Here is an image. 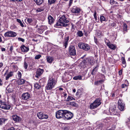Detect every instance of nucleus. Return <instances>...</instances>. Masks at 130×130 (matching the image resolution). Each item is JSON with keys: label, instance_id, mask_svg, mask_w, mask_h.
<instances>
[{"label": "nucleus", "instance_id": "1", "mask_svg": "<svg viewBox=\"0 0 130 130\" xmlns=\"http://www.w3.org/2000/svg\"><path fill=\"white\" fill-rule=\"evenodd\" d=\"M69 21L67 20V18L64 15H63L60 17L54 26L56 27L59 28L60 27L62 26L66 27L68 25L67 24L69 23Z\"/></svg>", "mask_w": 130, "mask_h": 130}, {"label": "nucleus", "instance_id": "2", "mask_svg": "<svg viewBox=\"0 0 130 130\" xmlns=\"http://www.w3.org/2000/svg\"><path fill=\"white\" fill-rule=\"evenodd\" d=\"M57 83L56 80L52 78H49L47 83L45 87L47 90H51L55 86Z\"/></svg>", "mask_w": 130, "mask_h": 130}, {"label": "nucleus", "instance_id": "3", "mask_svg": "<svg viewBox=\"0 0 130 130\" xmlns=\"http://www.w3.org/2000/svg\"><path fill=\"white\" fill-rule=\"evenodd\" d=\"M73 116V114L70 111L65 110L64 119L65 120H68L72 119Z\"/></svg>", "mask_w": 130, "mask_h": 130}, {"label": "nucleus", "instance_id": "4", "mask_svg": "<svg viewBox=\"0 0 130 130\" xmlns=\"http://www.w3.org/2000/svg\"><path fill=\"white\" fill-rule=\"evenodd\" d=\"M101 104L100 99V98L98 99L95 100L93 103L90 104V108L91 109L96 108L99 106Z\"/></svg>", "mask_w": 130, "mask_h": 130}, {"label": "nucleus", "instance_id": "5", "mask_svg": "<svg viewBox=\"0 0 130 130\" xmlns=\"http://www.w3.org/2000/svg\"><path fill=\"white\" fill-rule=\"evenodd\" d=\"M65 110H59L56 112V118L58 119L63 118L64 119Z\"/></svg>", "mask_w": 130, "mask_h": 130}, {"label": "nucleus", "instance_id": "6", "mask_svg": "<svg viewBox=\"0 0 130 130\" xmlns=\"http://www.w3.org/2000/svg\"><path fill=\"white\" fill-rule=\"evenodd\" d=\"M78 46L80 48L86 51H88L90 49V46L89 45L83 43H79Z\"/></svg>", "mask_w": 130, "mask_h": 130}, {"label": "nucleus", "instance_id": "7", "mask_svg": "<svg viewBox=\"0 0 130 130\" xmlns=\"http://www.w3.org/2000/svg\"><path fill=\"white\" fill-rule=\"evenodd\" d=\"M17 35L16 32L11 31H8L4 34L5 37H14L16 36Z\"/></svg>", "mask_w": 130, "mask_h": 130}, {"label": "nucleus", "instance_id": "8", "mask_svg": "<svg viewBox=\"0 0 130 130\" xmlns=\"http://www.w3.org/2000/svg\"><path fill=\"white\" fill-rule=\"evenodd\" d=\"M69 53L71 55L75 56L76 55V50L74 46L71 45L69 46Z\"/></svg>", "mask_w": 130, "mask_h": 130}, {"label": "nucleus", "instance_id": "9", "mask_svg": "<svg viewBox=\"0 0 130 130\" xmlns=\"http://www.w3.org/2000/svg\"><path fill=\"white\" fill-rule=\"evenodd\" d=\"M125 104L121 100L119 99L118 101V107L121 111H123L125 109Z\"/></svg>", "mask_w": 130, "mask_h": 130}, {"label": "nucleus", "instance_id": "10", "mask_svg": "<svg viewBox=\"0 0 130 130\" xmlns=\"http://www.w3.org/2000/svg\"><path fill=\"white\" fill-rule=\"evenodd\" d=\"M0 107L5 109H9L10 108V106L2 101H0Z\"/></svg>", "mask_w": 130, "mask_h": 130}, {"label": "nucleus", "instance_id": "11", "mask_svg": "<svg viewBox=\"0 0 130 130\" xmlns=\"http://www.w3.org/2000/svg\"><path fill=\"white\" fill-rule=\"evenodd\" d=\"M37 115L39 118L40 119H47L48 118V115L45 114L42 112H38Z\"/></svg>", "mask_w": 130, "mask_h": 130}, {"label": "nucleus", "instance_id": "12", "mask_svg": "<svg viewBox=\"0 0 130 130\" xmlns=\"http://www.w3.org/2000/svg\"><path fill=\"white\" fill-rule=\"evenodd\" d=\"M22 98L24 100H27L31 98L29 93L28 92L23 93L22 95Z\"/></svg>", "mask_w": 130, "mask_h": 130}, {"label": "nucleus", "instance_id": "13", "mask_svg": "<svg viewBox=\"0 0 130 130\" xmlns=\"http://www.w3.org/2000/svg\"><path fill=\"white\" fill-rule=\"evenodd\" d=\"M72 12L74 13H78L80 11V8L76 6H73L71 9Z\"/></svg>", "mask_w": 130, "mask_h": 130}, {"label": "nucleus", "instance_id": "14", "mask_svg": "<svg viewBox=\"0 0 130 130\" xmlns=\"http://www.w3.org/2000/svg\"><path fill=\"white\" fill-rule=\"evenodd\" d=\"M8 72V70H7L6 71L5 73L4 74V76H5L6 75V80H8L10 77H11L13 75V72L11 71L8 73L7 74Z\"/></svg>", "mask_w": 130, "mask_h": 130}, {"label": "nucleus", "instance_id": "15", "mask_svg": "<svg viewBox=\"0 0 130 130\" xmlns=\"http://www.w3.org/2000/svg\"><path fill=\"white\" fill-rule=\"evenodd\" d=\"M44 71V70L43 69H41L40 68L37 69L36 72V76L37 78L38 77L42 74Z\"/></svg>", "mask_w": 130, "mask_h": 130}, {"label": "nucleus", "instance_id": "16", "mask_svg": "<svg viewBox=\"0 0 130 130\" xmlns=\"http://www.w3.org/2000/svg\"><path fill=\"white\" fill-rule=\"evenodd\" d=\"M105 43L109 47V48L111 49L115 50L116 48V46L113 44L111 43L110 42H107L105 41Z\"/></svg>", "mask_w": 130, "mask_h": 130}, {"label": "nucleus", "instance_id": "17", "mask_svg": "<svg viewBox=\"0 0 130 130\" xmlns=\"http://www.w3.org/2000/svg\"><path fill=\"white\" fill-rule=\"evenodd\" d=\"M69 36H67L64 38V41L63 42V45L65 47V48H66L68 45V42L69 40Z\"/></svg>", "mask_w": 130, "mask_h": 130}, {"label": "nucleus", "instance_id": "18", "mask_svg": "<svg viewBox=\"0 0 130 130\" xmlns=\"http://www.w3.org/2000/svg\"><path fill=\"white\" fill-rule=\"evenodd\" d=\"M20 48L22 51L23 52H26L29 50V47L24 45H22Z\"/></svg>", "mask_w": 130, "mask_h": 130}, {"label": "nucleus", "instance_id": "19", "mask_svg": "<svg viewBox=\"0 0 130 130\" xmlns=\"http://www.w3.org/2000/svg\"><path fill=\"white\" fill-rule=\"evenodd\" d=\"M12 117L14 121L20 122L21 120V118L19 117L16 115H13Z\"/></svg>", "mask_w": 130, "mask_h": 130}, {"label": "nucleus", "instance_id": "20", "mask_svg": "<svg viewBox=\"0 0 130 130\" xmlns=\"http://www.w3.org/2000/svg\"><path fill=\"white\" fill-rule=\"evenodd\" d=\"M47 61L48 62L51 63L54 60L53 58L50 56H47L46 57Z\"/></svg>", "mask_w": 130, "mask_h": 130}, {"label": "nucleus", "instance_id": "21", "mask_svg": "<svg viewBox=\"0 0 130 130\" xmlns=\"http://www.w3.org/2000/svg\"><path fill=\"white\" fill-rule=\"evenodd\" d=\"M48 19L49 24H51L54 22V19L53 18L51 15H50L48 16Z\"/></svg>", "mask_w": 130, "mask_h": 130}, {"label": "nucleus", "instance_id": "22", "mask_svg": "<svg viewBox=\"0 0 130 130\" xmlns=\"http://www.w3.org/2000/svg\"><path fill=\"white\" fill-rule=\"evenodd\" d=\"M99 67V66L98 65H97L96 66L95 68H94V69H93V70H92V72L91 73V74L92 75H94L96 73V72H97L98 70V68Z\"/></svg>", "mask_w": 130, "mask_h": 130}, {"label": "nucleus", "instance_id": "23", "mask_svg": "<svg viewBox=\"0 0 130 130\" xmlns=\"http://www.w3.org/2000/svg\"><path fill=\"white\" fill-rule=\"evenodd\" d=\"M127 82L128 83L127 85L126 84H122L121 86V87L122 88L124 89L125 88V91H126L127 90L128 88L127 87L128 85V82L127 81Z\"/></svg>", "mask_w": 130, "mask_h": 130}, {"label": "nucleus", "instance_id": "24", "mask_svg": "<svg viewBox=\"0 0 130 130\" xmlns=\"http://www.w3.org/2000/svg\"><path fill=\"white\" fill-rule=\"evenodd\" d=\"M82 76L81 75L75 76L73 78V79L75 80H81L82 79Z\"/></svg>", "mask_w": 130, "mask_h": 130}, {"label": "nucleus", "instance_id": "25", "mask_svg": "<svg viewBox=\"0 0 130 130\" xmlns=\"http://www.w3.org/2000/svg\"><path fill=\"white\" fill-rule=\"evenodd\" d=\"M100 19L101 21L102 22L103 21H107V20L103 16H100Z\"/></svg>", "mask_w": 130, "mask_h": 130}, {"label": "nucleus", "instance_id": "26", "mask_svg": "<svg viewBox=\"0 0 130 130\" xmlns=\"http://www.w3.org/2000/svg\"><path fill=\"white\" fill-rule=\"evenodd\" d=\"M103 81L102 80H100L98 81L95 82H94V84L96 85H100L102 83Z\"/></svg>", "mask_w": 130, "mask_h": 130}, {"label": "nucleus", "instance_id": "27", "mask_svg": "<svg viewBox=\"0 0 130 130\" xmlns=\"http://www.w3.org/2000/svg\"><path fill=\"white\" fill-rule=\"evenodd\" d=\"M75 100V98L72 97L71 96H69L68 98L67 99V100H66V101L67 102L70 101L71 100Z\"/></svg>", "mask_w": 130, "mask_h": 130}, {"label": "nucleus", "instance_id": "28", "mask_svg": "<svg viewBox=\"0 0 130 130\" xmlns=\"http://www.w3.org/2000/svg\"><path fill=\"white\" fill-rule=\"evenodd\" d=\"M17 21L20 24V25L22 27H24V26L23 23H22V21L20 20L17 19Z\"/></svg>", "mask_w": 130, "mask_h": 130}, {"label": "nucleus", "instance_id": "29", "mask_svg": "<svg viewBox=\"0 0 130 130\" xmlns=\"http://www.w3.org/2000/svg\"><path fill=\"white\" fill-rule=\"evenodd\" d=\"M34 87L35 88L37 89H39L41 88L40 86L38 83H36L34 84Z\"/></svg>", "mask_w": 130, "mask_h": 130}, {"label": "nucleus", "instance_id": "30", "mask_svg": "<svg viewBox=\"0 0 130 130\" xmlns=\"http://www.w3.org/2000/svg\"><path fill=\"white\" fill-rule=\"evenodd\" d=\"M25 82V80L23 79H21L18 81V83L19 85H22Z\"/></svg>", "mask_w": 130, "mask_h": 130}, {"label": "nucleus", "instance_id": "31", "mask_svg": "<svg viewBox=\"0 0 130 130\" xmlns=\"http://www.w3.org/2000/svg\"><path fill=\"white\" fill-rule=\"evenodd\" d=\"M34 1L38 5L41 4L43 2L42 0H34Z\"/></svg>", "mask_w": 130, "mask_h": 130}, {"label": "nucleus", "instance_id": "32", "mask_svg": "<svg viewBox=\"0 0 130 130\" xmlns=\"http://www.w3.org/2000/svg\"><path fill=\"white\" fill-rule=\"evenodd\" d=\"M7 120V119H5L3 118H0V125H2V123H4L5 121Z\"/></svg>", "mask_w": 130, "mask_h": 130}, {"label": "nucleus", "instance_id": "33", "mask_svg": "<svg viewBox=\"0 0 130 130\" xmlns=\"http://www.w3.org/2000/svg\"><path fill=\"white\" fill-rule=\"evenodd\" d=\"M78 36L79 37H81L83 36V34L81 31H79L77 32Z\"/></svg>", "mask_w": 130, "mask_h": 130}, {"label": "nucleus", "instance_id": "34", "mask_svg": "<svg viewBox=\"0 0 130 130\" xmlns=\"http://www.w3.org/2000/svg\"><path fill=\"white\" fill-rule=\"evenodd\" d=\"M56 1V0H48V3L49 5H51L54 3Z\"/></svg>", "mask_w": 130, "mask_h": 130}, {"label": "nucleus", "instance_id": "35", "mask_svg": "<svg viewBox=\"0 0 130 130\" xmlns=\"http://www.w3.org/2000/svg\"><path fill=\"white\" fill-rule=\"evenodd\" d=\"M37 31L40 34H42L43 32V30L40 27L38 28Z\"/></svg>", "mask_w": 130, "mask_h": 130}, {"label": "nucleus", "instance_id": "36", "mask_svg": "<svg viewBox=\"0 0 130 130\" xmlns=\"http://www.w3.org/2000/svg\"><path fill=\"white\" fill-rule=\"evenodd\" d=\"M127 25L125 23H124L123 26V30L126 31L127 30Z\"/></svg>", "mask_w": 130, "mask_h": 130}, {"label": "nucleus", "instance_id": "37", "mask_svg": "<svg viewBox=\"0 0 130 130\" xmlns=\"http://www.w3.org/2000/svg\"><path fill=\"white\" fill-rule=\"evenodd\" d=\"M97 34V35L98 36H102L103 35V34L102 33V31L100 30L98 31Z\"/></svg>", "mask_w": 130, "mask_h": 130}, {"label": "nucleus", "instance_id": "38", "mask_svg": "<svg viewBox=\"0 0 130 130\" xmlns=\"http://www.w3.org/2000/svg\"><path fill=\"white\" fill-rule=\"evenodd\" d=\"M69 103V104L72 106L75 107L76 106V104L74 102H71Z\"/></svg>", "mask_w": 130, "mask_h": 130}, {"label": "nucleus", "instance_id": "39", "mask_svg": "<svg viewBox=\"0 0 130 130\" xmlns=\"http://www.w3.org/2000/svg\"><path fill=\"white\" fill-rule=\"evenodd\" d=\"M27 22L29 24H30L33 21L32 19L31 18H27Z\"/></svg>", "mask_w": 130, "mask_h": 130}, {"label": "nucleus", "instance_id": "40", "mask_svg": "<svg viewBox=\"0 0 130 130\" xmlns=\"http://www.w3.org/2000/svg\"><path fill=\"white\" fill-rule=\"evenodd\" d=\"M40 27L43 30V31L45 29H47V27L46 26H41Z\"/></svg>", "mask_w": 130, "mask_h": 130}, {"label": "nucleus", "instance_id": "41", "mask_svg": "<svg viewBox=\"0 0 130 130\" xmlns=\"http://www.w3.org/2000/svg\"><path fill=\"white\" fill-rule=\"evenodd\" d=\"M24 68L25 69H27V67H28V64L27 63H26L25 62H24Z\"/></svg>", "mask_w": 130, "mask_h": 130}, {"label": "nucleus", "instance_id": "42", "mask_svg": "<svg viewBox=\"0 0 130 130\" xmlns=\"http://www.w3.org/2000/svg\"><path fill=\"white\" fill-rule=\"evenodd\" d=\"M41 56L40 55H36L35 57V59H39L41 57Z\"/></svg>", "mask_w": 130, "mask_h": 130}, {"label": "nucleus", "instance_id": "43", "mask_svg": "<svg viewBox=\"0 0 130 130\" xmlns=\"http://www.w3.org/2000/svg\"><path fill=\"white\" fill-rule=\"evenodd\" d=\"M43 9L42 8H38L36 10L37 12H41L43 10Z\"/></svg>", "mask_w": 130, "mask_h": 130}, {"label": "nucleus", "instance_id": "44", "mask_svg": "<svg viewBox=\"0 0 130 130\" xmlns=\"http://www.w3.org/2000/svg\"><path fill=\"white\" fill-rule=\"evenodd\" d=\"M18 40L19 41H21L23 42H24L25 41L24 39L21 38H18Z\"/></svg>", "mask_w": 130, "mask_h": 130}, {"label": "nucleus", "instance_id": "45", "mask_svg": "<svg viewBox=\"0 0 130 130\" xmlns=\"http://www.w3.org/2000/svg\"><path fill=\"white\" fill-rule=\"evenodd\" d=\"M88 61L91 64V63H92L93 62V59L92 58H89L88 60Z\"/></svg>", "mask_w": 130, "mask_h": 130}, {"label": "nucleus", "instance_id": "46", "mask_svg": "<svg viewBox=\"0 0 130 130\" xmlns=\"http://www.w3.org/2000/svg\"><path fill=\"white\" fill-rule=\"evenodd\" d=\"M67 95V94L66 93H64L63 95V96L62 97L63 98V101L65 100H66V98Z\"/></svg>", "mask_w": 130, "mask_h": 130}, {"label": "nucleus", "instance_id": "47", "mask_svg": "<svg viewBox=\"0 0 130 130\" xmlns=\"http://www.w3.org/2000/svg\"><path fill=\"white\" fill-rule=\"evenodd\" d=\"M110 3L112 5L113 4H116L117 3L115 2L114 0H110Z\"/></svg>", "mask_w": 130, "mask_h": 130}, {"label": "nucleus", "instance_id": "48", "mask_svg": "<svg viewBox=\"0 0 130 130\" xmlns=\"http://www.w3.org/2000/svg\"><path fill=\"white\" fill-rule=\"evenodd\" d=\"M12 68L14 69L15 71H17V67L16 65H13L12 66Z\"/></svg>", "mask_w": 130, "mask_h": 130}, {"label": "nucleus", "instance_id": "49", "mask_svg": "<svg viewBox=\"0 0 130 130\" xmlns=\"http://www.w3.org/2000/svg\"><path fill=\"white\" fill-rule=\"evenodd\" d=\"M126 123L127 124L128 128H130V120H129Z\"/></svg>", "mask_w": 130, "mask_h": 130}, {"label": "nucleus", "instance_id": "50", "mask_svg": "<svg viewBox=\"0 0 130 130\" xmlns=\"http://www.w3.org/2000/svg\"><path fill=\"white\" fill-rule=\"evenodd\" d=\"M122 64L126 63V61L125 59V58L124 57H122Z\"/></svg>", "mask_w": 130, "mask_h": 130}, {"label": "nucleus", "instance_id": "51", "mask_svg": "<svg viewBox=\"0 0 130 130\" xmlns=\"http://www.w3.org/2000/svg\"><path fill=\"white\" fill-rule=\"evenodd\" d=\"M96 13L95 11V12L94 14V18L95 20H96L97 19V17L96 16Z\"/></svg>", "mask_w": 130, "mask_h": 130}, {"label": "nucleus", "instance_id": "52", "mask_svg": "<svg viewBox=\"0 0 130 130\" xmlns=\"http://www.w3.org/2000/svg\"><path fill=\"white\" fill-rule=\"evenodd\" d=\"M18 76L19 78H21V77L22 74L19 71L18 74Z\"/></svg>", "mask_w": 130, "mask_h": 130}, {"label": "nucleus", "instance_id": "53", "mask_svg": "<svg viewBox=\"0 0 130 130\" xmlns=\"http://www.w3.org/2000/svg\"><path fill=\"white\" fill-rule=\"evenodd\" d=\"M73 1V0H70L69 3V6H70L71 5Z\"/></svg>", "mask_w": 130, "mask_h": 130}, {"label": "nucleus", "instance_id": "54", "mask_svg": "<svg viewBox=\"0 0 130 130\" xmlns=\"http://www.w3.org/2000/svg\"><path fill=\"white\" fill-rule=\"evenodd\" d=\"M94 40L95 43L97 44H98V40L96 38H95V37H94Z\"/></svg>", "mask_w": 130, "mask_h": 130}, {"label": "nucleus", "instance_id": "55", "mask_svg": "<svg viewBox=\"0 0 130 130\" xmlns=\"http://www.w3.org/2000/svg\"><path fill=\"white\" fill-rule=\"evenodd\" d=\"M115 128V125H113L112 127V128L111 129H110V130H114Z\"/></svg>", "mask_w": 130, "mask_h": 130}, {"label": "nucleus", "instance_id": "56", "mask_svg": "<svg viewBox=\"0 0 130 130\" xmlns=\"http://www.w3.org/2000/svg\"><path fill=\"white\" fill-rule=\"evenodd\" d=\"M7 130H15V129L13 127H12Z\"/></svg>", "mask_w": 130, "mask_h": 130}, {"label": "nucleus", "instance_id": "57", "mask_svg": "<svg viewBox=\"0 0 130 130\" xmlns=\"http://www.w3.org/2000/svg\"><path fill=\"white\" fill-rule=\"evenodd\" d=\"M122 70H120L119 72V74L121 75L122 74Z\"/></svg>", "mask_w": 130, "mask_h": 130}, {"label": "nucleus", "instance_id": "58", "mask_svg": "<svg viewBox=\"0 0 130 130\" xmlns=\"http://www.w3.org/2000/svg\"><path fill=\"white\" fill-rule=\"evenodd\" d=\"M1 49L2 51L3 52L5 51L6 50L5 48H2Z\"/></svg>", "mask_w": 130, "mask_h": 130}, {"label": "nucleus", "instance_id": "59", "mask_svg": "<svg viewBox=\"0 0 130 130\" xmlns=\"http://www.w3.org/2000/svg\"><path fill=\"white\" fill-rule=\"evenodd\" d=\"M3 65V64L2 62H0V68L2 67Z\"/></svg>", "mask_w": 130, "mask_h": 130}, {"label": "nucleus", "instance_id": "60", "mask_svg": "<svg viewBox=\"0 0 130 130\" xmlns=\"http://www.w3.org/2000/svg\"><path fill=\"white\" fill-rule=\"evenodd\" d=\"M9 50H10V51H12L13 50V47L12 46H11L10 47Z\"/></svg>", "mask_w": 130, "mask_h": 130}, {"label": "nucleus", "instance_id": "61", "mask_svg": "<svg viewBox=\"0 0 130 130\" xmlns=\"http://www.w3.org/2000/svg\"><path fill=\"white\" fill-rule=\"evenodd\" d=\"M3 84V82L2 81L1 79L0 78V86H2Z\"/></svg>", "mask_w": 130, "mask_h": 130}, {"label": "nucleus", "instance_id": "62", "mask_svg": "<svg viewBox=\"0 0 130 130\" xmlns=\"http://www.w3.org/2000/svg\"><path fill=\"white\" fill-rule=\"evenodd\" d=\"M115 25V23H112L111 24V25L112 27H113V26H114Z\"/></svg>", "mask_w": 130, "mask_h": 130}, {"label": "nucleus", "instance_id": "63", "mask_svg": "<svg viewBox=\"0 0 130 130\" xmlns=\"http://www.w3.org/2000/svg\"><path fill=\"white\" fill-rule=\"evenodd\" d=\"M123 67L125 68L126 67V63H123Z\"/></svg>", "mask_w": 130, "mask_h": 130}, {"label": "nucleus", "instance_id": "64", "mask_svg": "<svg viewBox=\"0 0 130 130\" xmlns=\"http://www.w3.org/2000/svg\"><path fill=\"white\" fill-rule=\"evenodd\" d=\"M15 28V26H11L10 27V28L11 29H13V28Z\"/></svg>", "mask_w": 130, "mask_h": 130}]
</instances>
